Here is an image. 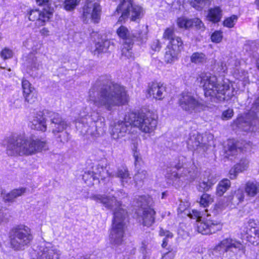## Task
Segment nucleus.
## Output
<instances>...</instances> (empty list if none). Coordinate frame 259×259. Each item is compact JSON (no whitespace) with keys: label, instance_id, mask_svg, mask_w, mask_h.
Listing matches in <instances>:
<instances>
[{"label":"nucleus","instance_id":"obj_1","mask_svg":"<svg viewBox=\"0 0 259 259\" xmlns=\"http://www.w3.org/2000/svg\"><path fill=\"white\" fill-rule=\"evenodd\" d=\"M88 100L98 109L110 111L128 101L125 88L117 83L97 84L89 92Z\"/></svg>","mask_w":259,"mask_h":259},{"label":"nucleus","instance_id":"obj_2","mask_svg":"<svg viewBox=\"0 0 259 259\" xmlns=\"http://www.w3.org/2000/svg\"><path fill=\"white\" fill-rule=\"evenodd\" d=\"M198 79L204 89L205 96L211 101L229 100L234 96V89L228 79L219 82L215 75L205 72L201 73Z\"/></svg>","mask_w":259,"mask_h":259},{"label":"nucleus","instance_id":"obj_3","mask_svg":"<svg viewBox=\"0 0 259 259\" xmlns=\"http://www.w3.org/2000/svg\"><path fill=\"white\" fill-rule=\"evenodd\" d=\"M5 142L6 153L10 156L30 155L46 149L45 142L37 139L26 138L22 134H12L7 137Z\"/></svg>","mask_w":259,"mask_h":259},{"label":"nucleus","instance_id":"obj_4","mask_svg":"<svg viewBox=\"0 0 259 259\" xmlns=\"http://www.w3.org/2000/svg\"><path fill=\"white\" fill-rule=\"evenodd\" d=\"M115 206L109 231V237L115 244L120 245L123 242L125 230L127 227L125 220L128 217V214L127 211L122 208L121 201H116Z\"/></svg>","mask_w":259,"mask_h":259},{"label":"nucleus","instance_id":"obj_5","mask_svg":"<svg viewBox=\"0 0 259 259\" xmlns=\"http://www.w3.org/2000/svg\"><path fill=\"white\" fill-rule=\"evenodd\" d=\"M9 244L15 251L23 250L31 244L33 236L31 229L24 224H19L11 228L9 235Z\"/></svg>","mask_w":259,"mask_h":259},{"label":"nucleus","instance_id":"obj_6","mask_svg":"<svg viewBox=\"0 0 259 259\" xmlns=\"http://www.w3.org/2000/svg\"><path fill=\"white\" fill-rule=\"evenodd\" d=\"M76 127L82 134H88L97 137L102 135L105 131V120L104 117L94 113L80 121L76 122Z\"/></svg>","mask_w":259,"mask_h":259},{"label":"nucleus","instance_id":"obj_7","mask_svg":"<svg viewBox=\"0 0 259 259\" xmlns=\"http://www.w3.org/2000/svg\"><path fill=\"white\" fill-rule=\"evenodd\" d=\"M192 219L197 222V231L203 235H210L222 230L223 223L219 220L203 219L201 220V213L199 210L193 209L188 214Z\"/></svg>","mask_w":259,"mask_h":259},{"label":"nucleus","instance_id":"obj_8","mask_svg":"<svg viewBox=\"0 0 259 259\" xmlns=\"http://www.w3.org/2000/svg\"><path fill=\"white\" fill-rule=\"evenodd\" d=\"M239 237L248 245L259 246V221L249 219L240 228Z\"/></svg>","mask_w":259,"mask_h":259},{"label":"nucleus","instance_id":"obj_9","mask_svg":"<svg viewBox=\"0 0 259 259\" xmlns=\"http://www.w3.org/2000/svg\"><path fill=\"white\" fill-rule=\"evenodd\" d=\"M39 6H44L42 10L38 9L30 10L28 12V19L30 21L35 22L37 27L43 26L49 22L52 17L54 9L50 6L49 0H35Z\"/></svg>","mask_w":259,"mask_h":259},{"label":"nucleus","instance_id":"obj_10","mask_svg":"<svg viewBox=\"0 0 259 259\" xmlns=\"http://www.w3.org/2000/svg\"><path fill=\"white\" fill-rule=\"evenodd\" d=\"M135 113L130 112L125 115L123 120H115L110 125V133L113 139L117 140L124 137L131 126H133L132 119Z\"/></svg>","mask_w":259,"mask_h":259},{"label":"nucleus","instance_id":"obj_11","mask_svg":"<svg viewBox=\"0 0 259 259\" xmlns=\"http://www.w3.org/2000/svg\"><path fill=\"white\" fill-rule=\"evenodd\" d=\"M213 139V136L210 133L201 135L198 132H193L190 134L187 141V146L191 150L204 152Z\"/></svg>","mask_w":259,"mask_h":259},{"label":"nucleus","instance_id":"obj_12","mask_svg":"<svg viewBox=\"0 0 259 259\" xmlns=\"http://www.w3.org/2000/svg\"><path fill=\"white\" fill-rule=\"evenodd\" d=\"M134 126L138 127L145 133L153 132L157 126V120L150 114L137 115L132 119Z\"/></svg>","mask_w":259,"mask_h":259},{"label":"nucleus","instance_id":"obj_13","mask_svg":"<svg viewBox=\"0 0 259 259\" xmlns=\"http://www.w3.org/2000/svg\"><path fill=\"white\" fill-rule=\"evenodd\" d=\"M178 104L181 108L192 113L202 107V104L190 92H183L179 96Z\"/></svg>","mask_w":259,"mask_h":259},{"label":"nucleus","instance_id":"obj_14","mask_svg":"<svg viewBox=\"0 0 259 259\" xmlns=\"http://www.w3.org/2000/svg\"><path fill=\"white\" fill-rule=\"evenodd\" d=\"M135 213L141 219V223L144 227L149 228L155 222L156 212L154 208L151 206L140 207L136 210Z\"/></svg>","mask_w":259,"mask_h":259},{"label":"nucleus","instance_id":"obj_15","mask_svg":"<svg viewBox=\"0 0 259 259\" xmlns=\"http://www.w3.org/2000/svg\"><path fill=\"white\" fill-rule=\"evenodd\" d=\"M49 118L51 121L50 127L54 135L56 136L59 133H62L69 126L67 121L57 113L50 112Z\"/></svg>","mask_w":259,"mask_h":259},{"label":"nucleus","instance_id":"obj_16","mask_svg":"<svg viewBox=\"0 0 259 259\" xmlns=\"http://www.w3.org/2000/svg\"><path fill=\"white\" fill-rule=\"evenodd\" d=\"M122 14L119 19V21L124 20L128 16L131 20L137 21L141 19L144 15V10L142 7L138 5H131L123 8Z\"/></svg>","mask_w":259,"mask_h":259},{"label":"nucleus","instance_id":"obj_17","mask_svg":"<svg viewBox=\"0 0 259 259\" xmlns=\"http://www.w3.org/2000/svg\"><path fill=\"white\" fill-rule=\"evenodd\" d=\"M215 247L217 248H223L224 252L229 251L232 248H239V249L241 248L244 252L245 251V247L240 241L235 240L234 242L233 239L231 238L223 239L218 243Z\"/></svg>","mask_w":259,"mask_h":259},{"label":"nucleus","instance_id":"obj_18","mask_svg":"<svg viewBox=\"0 0 259 259\" xmlns=\"http://www.w3.org/2000/svg\"><path fill=\"white\" fill-rule=\"evenodd\" d=\"M165 92V87L160 83H152L148 90V94L156 100H162Z\"/></svg>","mask_w":259,"mask_h":259},{"label":"nucleus","instance_id":"obj_19","mask_svg":"<svg viewBox=\"0 0 259 259\" xmlns=\"http://www.w3.org/2000/svg\"><path fill=\"white\" fill-rule=\"evenodd\" d=\"M30 126L31 128L42 132L47 130L46 120L41 112L36 114L31 121Z\"/></svg>","mask_w":259,"mask_h":259},{"label":"nucleus","instance_id":"obj_20","mask_svg":"<svg viewBox=\"0 0 259 259\" xmlns=\"http://www.w3.org/2000/svg\"><path fill=\"white\" fill-rule=\"evenodd\" d=\"M244 190L248 197L254 198L259 194V183L248 181L245 184Z\"/></svg>","mask_w":259,"mask_h":259},{"label":"nucleus","instance_id":"obj_21","mask_svg":"<svg viewBox=\"0 0 259 259\" xmlns=\"http://www.w3.org/2000/svg\"><path fill=\"white\" fill-rule=\"evenodd\" d=\"M248 168L247 163H236L229 171V177L231 180L235 179L239 173L243 172Z\"/></svg>","mask_w":259,"mask_h":259},{"label":"nucleus","instance_id":"obj_22","mask_svg":"<svg viewBox=\"0 0 259 259\" xmlns=\"http://www.w3.org/2000/svg\"><path fill=\"white\" fill-rule=\"evenodd\" d=\"M222 17V11L219 7H215L208 10L207 19L213 23L219 22Z\"/></svg>","mask_w":259,"mask_h":259},{"label":"nucleus","instance_id":"obj_23","mask_svg":"<svg viewBox=\"0 0 259 259\" xmlns=\"http://www.w3.org/2000/svg\"><path fill=\"white\" fill-rule=\"evenodd\" d=\"M92 168V171L95 175L98 182L100 180H104L109 175L106 167L101 166L99 164L93 166Z\"/></svg>","mask_w":259,"mask_h":259},{"label":"nucleus","instance_id":"obj_24","mask_svg":"<svg viewBox=\"0 0 259 259\" xmlns=\"http://www.w3.org/2000/svg\"><path fill=\"white\" fill-rule=\"evenodd\" d=\"M244 194L242 190L238 189L228 197V200L232 204H238L244 200Z\"/></svg>","mask_w":259,"mask_h":259},{"label":"nucleus","instance_id":"obj_25","mask_svg":"<svg viewBox=\"0 0 259 259\" xmlns=\"http://www.w3.org/2000/svg\"><path fill=\"white\" fill-rule=\"evenodd\" d=\"M231 182L228 179L220 181L217 186L215 194L218 196H222L231 187Z\"/></svg>","mask_w":259,"mask_h":259},{"label":"nucleus","instance_id":"obj_26","mask_svg":"<svg viewBox=\"0 0 259 259\" xmlns=\"http://www.w3.org/2000/svg\"><path fill=\"white\" fill-rule=\"evenodd\" d=\"M180 52L175 51L172 48L167 46L165 49L164 61L167 63H171L177 59V55Z\"/></svg>","mask_w":259,"mask_h":259},{"label":"nucleus","instance_id":"obj_27","mask_svg":"<svg viewBox=\"0 0 259 259\" xmlns=\"http://www.w3.org/2000/svg\"><path fill=\"white\" fill-rule=\"evenodd\" d=\"M23 96L25 101L29 103H33L36 99L34 88L23 90Z\"/></svg>","mask_w":259,"mask_h":259},{"label":"nucleus","instance_id":"obj_28","mask_svg":"<svg viewBox=\"0 0 259 259\" xmlns=\"http://www.w3.org/2000/svg\"><path fill=\"white\" fill-rule=\"evenodd\" d=\"M95 199L97 202L103 204L107 208L110 209L112 208L113 200L109 196L99 195L95 196Z\"/></svg>","mask_w":259,"mask_h":259},{"label":"nucleus","instance_id":"obj_29","mask_svg":"<svg viewBox=\"0 0 259 259\" xmlns=\"http://www.w3.org/2000/svg\"><path fill=\"white\" fill-rule=\"evenodd\" d=\"M110 45L111 41L109 40H102L97 42L95 45V54L106 52Z\"/></svg>","mask_w":259,"mask_h":259},{"label":"nucleus","instance_id":"obj_30","mask_svg":"<svg viewBox=\"0 0 259 259\" xmlns=\"http://www.w3.org/2000/svg\"><path fill=\"white\" fill-rule=\"evenodd\" d=\"M213 201V197L210 194L204 193L201 196L199 203L200 206L206 208L211 204Z\"/></svg>","mask_w":259,"mask_h":259},{"label":"nucleus","instance_id":"obj_31","mask_svg":"<svg viewBox=\"0 0 259 259\" xmlns=\"http://www.w3.org/2000/svg\"><path fill=\"white\" fill-rule=\"evenodd\" d=\"M82 180L89 187L93 186L94 181H97L95 175L92 171H85L82 175Z\"/></svg>","mask_w":259,"mask_h":259},{"label":"nucleus","instance_id":"obj_32","mask_svg":"<svg viewBox=\"0 0 259 259\" xmlns=\"http://www.w3.org/2000/svg\"><path fill=\"white\" fill-rule=\"evenodd\" d=\"M191 62L195 64H202L206 61V57L202 53L196 52L192 54L190 57Z\"/></svg>","mask_w":259,"mask_h":259},{"label":"nucleus","instance_id":"obj_33","mask_svg":"<svg viewBox=\"0 0 259 259\" xmlns=\"http://www.w3.org/2000/svg\"><path fill=\"white\" fill-rule=\"evenodd\" d=\"M183 41L181 38L178 36H175L173 38L170 40L169 44L167 46L172 48L175 51H181L182 48Z\"/></svg>","mask_w":259,"mask_h":259},{"label":"nucleus","instance_id":"obj_34","mask_svg":"<svg viewBox=\"0 0 259 259\" xmlns=\"http://www.w3.org/2000/svg\"><path fill=\"white\" fill-rule=\"evenodd\" d=\"M116 33L119 37L123 39L131 38L133 37V34H131V33L127 28L124 26H120L117 29Z\"/></svg>","mask_w":259,"mask_h":259},{"label":"nucleus","instance_id":"obj_35","mask_svg":"<svg viewBox=\"0 0 259 259\" xmlns=\"http://www.w3.org/2000/svg\"><path fill=\"white\" fill-rule=\"evenodd\" d=\"M192 21L191 19L185 18H179L177 20V25L181 28L188 29L192 26Z\"/></svg>","mask_w":259,"mask_h":259},{"label":"nucleus","instance_id":"obj_36","mask_svg":"<svg viewBox=\"0 0 259 259\" xmlns=\"http://www.w3.org/2000/svg\"><path fill=\"white\" fill-rule=\"evenodd\" d=\"M116 177L119 178L122 181L130 178V173L127 168L126 167L118 168L116 172Z\"/></svg>","mask_w":259,"mask_h":259},{"label":"nucleus","instance_id":"obj_37","mask_svg":"<svg viewBox=\"0 0 259 259\" xmlns=\"http://www.w3.org/2000/svg\"><path fill=\"white\" fill-rule=\"evenodd\" d=\"M80 0H65L64 3V8L68 11L73 10L79 4Z\"/></svg>","mask_w":259,"mask_h":259},{"label":"nucleus","instance_id":"obj_38","mask_svg":"<svg viewBox=\"0 0 259 259\" xmlns=\"http://www.w3.org/2000/svg\"><path fill=\"white\" fill-rule=\"evenodd\" d=\"M238 150L236 145L232 141L229 142L228 144V150L226 152L225 157H227L230 155H235L236 154Z\"/></svg>","mask_w":259,"mask_h":259},{"label":"nucleus","instance_id":"obj_39","mask_svg":"<svg viewBox=\"0 0 259 259\" xmlns=\"http://www.w3.org/2000/svg\"><path fill=\"white\" fill-rule=\"evenodd\" d=\"M133 37L136 38L142 42H144L146 41L147 38V31L146 29L145 28L138 33L133 34Z\"/></svg>","mask_w":259,"mask_h":259},{"label":"nucleus","instance_id":"obj_40","mask_svg":"<svg viewBox=\"0 0 259 259\" xmlns=\"http://www.w3.org/2000/svg\"><path fill=\"white\" fill-rule=\"evenodd\" d=\"M215 182L213 179H208L206 182H202L200 184V187L202 189L203 191H208L212 186L214 184Z\"/></svg>","mask_w":259,"mask_h":259},{"label":"nucleus","instance_id":"obj_41","mask_svg":"<svg viewBox=\"0 0 259 259\" xmlns=\"http://www.w3.org/2000/svg\"><path fill=\"white\" fill-rule=\"evenodd\" d=\"M237 17L235 15L226 18L224 21V25L228 28H232L234 26L235 23L237 20Z\"/></svg>","mask_w":259,"mask_h":259},{"label":"nucleus","instance_id":"obj_42","mask_svg":"<svg viewBox=\"0 0 259 259\" xmlns=\"http://www.w3.org/2000/svg\"><path fill=\"white\" fill-rule=\"evenodd\" d=\"M1 57L4 60L11 58L13 56V51L8 48H5L0 53Z\"/></svg>","mask_w":259,"mask_h":259},{"label":"nucleus","instance_id":"obj_43","mask_svg":"<svg viewBox=\"0 0 259 259\" xmlns=\"http://www.w3.org/2000/svg\"><path fill=\"white\" fill-rule=\"evenodd\" d=\"M223 38L222 32L220 31H214L211 35V40L215 43L220 42Z\"/></svg>","mask_w":259,"mask_h":259},{"label":"nucleus","instance_id":"obj_44","mask_svg":"<svg viewBox=\"0 0 259 259\" xmlns=\"http://www.w3.org/2000/svg\"><path fill=\"white\" fill-rule=\"evenodd\" d=\"M175 35H174V29L172 27H169L166 28L163 34V38L166 39L171 40L173 38Z\"/></svg>","mask_w":259,"mask_h":259},{"label":"nucleus","instance_id":"obj_45","mask_svg":"<svg viewBox=\"0 0 259 259\" xmlns=\"http://www.w3.org/2000/svg\"><path fill=\"white\" fill-rule=\"evenodd\" d=\"M234 115V111L232 109L228 108L224 110L221 116V119L223 120H228L231 119Z\"/></svg>","mask_w":259,"mask_h":259},{"label":"nucleus","instance_id":"obj_46","mask_svg":"<svg viewBox=\"0 0 259 259\" xmlns=\"http://www.w3.org/2000/svg\"><path fill=\"white\" fill-rule=\"evenodd\" d=\"M191 5L197 10H201L207 0H189Z\"/></svg>","mask_w":259,"mask_h":259},{"label":"nucleus","instance_id":"obj_47","mask_svg":"<svg viewBox=\"0 0 259 259\" xmlns=\"http://www.w3.org/2000/svg\"><path fill=\"white\" fill-rule=\"evenodd\" d=\"M191 20L192 21V26H195L196 28L201 29V30H204V24L201 20L197 18H195Z\"/></svg>","mask_w":259,"mask_h":259},{"label":"nucleus","instance_id":"obj_48","mask_svg":"<svg viewBox=\"0 0 259 259\" xmlns=\"http://www.w3.org/2000/svg\"><path fill=\"white\" fill-rule=\"evenodd\" d=\"M59 134H60L57 137V138L60 142L64 143L68 142L69 139V135L67 132L64 131L62 133H59Z\"/></svg>","mask_w":259,"mask_h":259},{"label":"nucleus","instance_id":"obj_49","mask_svg":"<svg viewBox=\"0 0 259 259\" xmlns=\"http://www.w3.org/2000/svg\"><path fill=\"white\" fill-rule=\"evenodd\" d=\"M183 175L181 174H179L178 172L173 171L168 176V179L172 181L173 182L176 181L177 182H180V179Z\"/></svg>","mask_w":259,"mask_h":259},{"label":"nucleus","instance_id":"obj_50","mask_svg":"<svg viewBox=\"0 0 259 259\" xmlns=\"http://www.w3.org/2000/svg\"><path fill=\"white\" fill-rule=\"evenodd\" d=\"M131 5H132V0H121L120 4L116 9V11L119 13L120 11L122 10L123 8H125L128 5L130 6Z\"/></svg>","mask_w":259,"mask_h":259},{"label":"nucleus","instance_id":"obj_51","mask_svg":"<svg viewBox=\"0 0 259 259\" xmlns=\"http://www.w3.org/2000/svg\"><path fill=\"white\" fill-rule=\"evenodd\" d=\"M16 198V195H14L13 191L12 190L9 193L5 195L4 201L5 202H12L15 201Z\"/></svg>","mask_w":259,"mask_h":259},{"label":"nucleus","instance_id":"obj_52","mask_svg":"<svg viewBox=\"0 0 259 259\" xmlns=\"http://www.w3.org/2000/svg\"><path fill=\"white\" fill-rule=\"evenodd\" d=\"M129 47L130 46H128V48L124 47L121 50L122 56L128 59L133 58V54L130 51L131 49L129 48Z\"/></svg>","mask_w":259,"mask_h":259},{"label":"nucleus","instance_id":"obj_53","mask_svg":"<svg viewBox=\"0 0 259 259\" xmlns=\"http://www.w3.org/2000/svg\"><path fill=\"white\" fill-rule=\"evenodd\" d=\"M12 191L14 195H16V197L17 198L18 197L23 195L26 192V189L24 187H21L17 189H14L12 190Z\"/></svg>","mask_w":259,"mask_h":259},{"label":"nucleus","instance_id":"obj_54","mask_svg":"<svg viewBox=\"0 0 259 259\" xmlns=\"http://www.w3.org/2000/svg\"><path fill=\"white\" fill-rule=\"evenodd\" d=\"M188 208V206L184 202H181L177 208L178 214L180 215L185 212Z\"/></svg>","mask_w":259,"mask_h":259},{"label":"nucleus","instance_id":"obj_55","mask_svg":"<svg viewBox=\"0 0 259 259\" xmlns=\"http://www.w3.org/2000/svg\"><path fill=\"white\" fill-rule=\"evenodd\" d=\"M30 88H33L29 81L25 78L22 79V90L26 89H30Z\"/></svg>","mask_w":259,"mask_h":259},{"label":"nucleus","instance_id":"obj_56","mask_svg":"<svg viewBox=\"0 0 259 259\" xmlns=\"http://www.w3.org/2000/svg\"><path fill=\"white\" fill-rule=\"evenodd\" d=\"M151 48L152 50L155 51H159L161 48V45L159 41L158 40H156L154 41L151 46Z\"/></svg>","mask_w":259,"mask_h":259},{"label":"nucleus","instance_id":"obj_57","mask_svg":"<svg viewBox=\"0 0 259 259\" xmlns=\"http://www.w3.org/2000/svg\"><path fill=\"white\" fill-rule=\"evenodd\" d=\"M171 250H168V252L165 253L161 257V259H172L174 258V254L172 253L171 255L169 254L171 252Z\"/></svg>","mask_w":259,"mask_h":259},{"label":"nucleus","instance_id":"obj_58","mask_svg":"<svg viewBox=\"0 0 259 259\" xmlns=\"http://www.w3.org/2000/svg\"><path fill=\"white\" fill-rule=\"evenodd\" d=\"M40 33L42 35L48 36L50 34V31L47 28L44 27L40 31Z\"/></svg>","mask_w":259,"mask_h":259},{"label":"nucleus","instance_id":"obj_59","mask_svg":"<svg viewBox=\"0 0 259 259\" xmlns=\"http://www.w3.org/2000/svg\"><path fill=\"white\" fill-rule=\"evenodd\" d=\"M167 230H164L163 228H160L159 231V235L160 236H164L166 235Z\"/></svg>","mask_w":259,"mask_h":259},{"label":"nucleus","instance_id":"obj_60","mask_svg":"<svg viewBox=\"0 0 259 259\" xmlns=\"http://www.w3.org/2000/svg\"><path fill=\"white\" fill-rule=\"evenodd\" d=\"M168 244V240L166 238H164L162 240L161 246L162 248H166Z\"/></svg>","mask_w":259,"mask_h":259},{"label":"nucleus","instance_id":"obj_61","mask_svg":"<svg viewBox=\"0 0 259 259\" xmlns=\"http://www.w3.org/2000/svg\"><path fill=\"white\" fill-rule=\"evenodd\" d=\"M173 237V234L169 231L167 230L166 235L164 238H166V239L168 238H172Z\"/></svg>","mask_w":259,"mask_h":259},{"label":"nucleus","instance_id":"obj_62","mask_svg":"<svg viewBox=\"0 0 259 259\" xmlns=\"http://www.w3.org/2000/svg\"><path fill=\"white\" fill-rule=\"evenodd\" d=\"M134 156L135 157V162H138L139 160H141V158L139 156L137 153H135Z\"/></svg>","mask_w":259,"mask_h":259},{"label":"nucleus","instance_id":"obj_63","mask_svg":"<svg viewBox=\"0 0 259 259\" xmlns=\"http://www.w3.org/2000/svg\"><path fill=\"white\" fill-rule=\"evenodd\" d=\"M245 131H250V132H252L254 131V129H253V127H251V125H250L249 127L248 128H246L245 130Z\"/></svg>","mask_w":259,"mask_h":259},{"label":"nucleus","instance_id":"obj_64","mask_svg":"<svg viewBox=\"0 0 259 259\" xmlns=\"http://www.w3.org/2000/svg\"><path fill=\"white\" fill-rule=\"evenodd\" d=\"M139 198H140L141 200H145L146 197L145 196L143 195L139 197Z\"/></svg>","mask_w":259,"mask_h":259}]
</instances>
